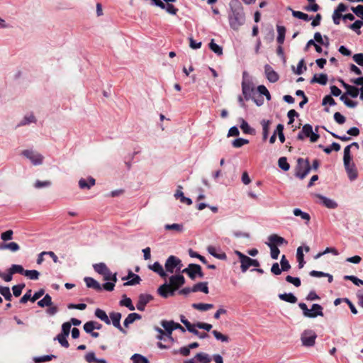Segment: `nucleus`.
<instances>
[{"label":"nucleus","mask_w":363,"mask_h":363,"mask_svg":"<svg viewBox=\"0 0 363 363\" xmlns=\"http://www.w3.org/2000/svg\"><path fill=\"white\" fill-rule=\"evenodd\" d=\"M229 24L232 29L237 30L245 22V16L242 7L231 9L228 15Z\"/></svg>","instance_id":"obj_1"},{"label":"nucleus","mask_w":363,"mask_h":363,"mask_svg":"<svg viewBox=\"0 0 363 363\" xmlns=\"http://www.w3.org/2000/svg\"><path fill=\"white\" fill-rule=\"evenodd\" d=\"M298 306L302 310L303 315L306 318H315L317 316H323V308L318 303L313 304L311 309H308L304 303H299Z\"/></svg>","instance_id":"obj_2"},{"label":"nucleus","mask_w":363,"mask_h":363,"mask_svg":"<svg viewBox=\"0 0 363 363\" xmlns=\"http://www.w3.org/2000/svg\"><path fill=\"white\" fill-rule=\"evenodd\" d=\"M318 133V127L315 128V132H313V127L310 124H305L301 131L297 135L298 140H303L306 137H309L312 143L316 142L319 138Z\"/></svg>","instance_id":"obj_3"},{"label":"nucleus","mask_w":363,"mask_h":363,"mask_svg":"<svg viewBox=\"0 0 363 363\" xmlns=\"http://www.w3.org/2000/svg\"><path fill=\"white\" fill-rule=\"evenodd\" d=\"M311 167L308 160L298 158L296 167V177L301 179H304L310 172Z\"/></svg>","instance_id":"obj_4"},{"label":"nucleus","mask_w":363,"mask_h":363,"mask_svg":"<svg viewBox=\"0 0 363 363\" xmlns=\"http://www.w3.org/2000/svg\"><path fill=\"white\" fill-rule=\"evenodd\" d=\"M182 272L188 274L192 280H194L196 277L203 278L204 276L201 266L196 264H189L186 268L182 269Z\"/></svg>","instance_id":"obj_5"},{"label":"nucleus","mask_w":363,"mask_h":363,"mask_svg":"<svg viewBox=\"0 0 363 363\" xmlns=\"http://www.w3.org/2000/svg\"><path fill=\"white\" fill-rule=\"evenodd\" d=\"M21 154L28 160H29L35 166L40 165L43 164L44 157L38 152L30 150H25L22 152Z\"/></svg>","instance_id":"obj_6"},{"label":"nucleus","mask_w":363,"mask_h":363,"mask_svg":"<svg viewBox=\"0 0 363 363\" xmlns=\"http://www.w3.org/2000/svg\"><path fill=\"white\" fill-rule=\"evenodd\" d=\"M316 337L317 335L314 331L311 330H305L301 335V342L303 345L306 347H311L314 345Z\"/></svg>","instance_id":"obj_7"},{"label":"nucleus","mask_w":363,"mask_h":363,"mask_svg":"<svg viewBox=\"0 0 363 363\" xmlns=\"http://www.w3.org/2000/svg\"><path fill=\"white\" fill-rule=\"evenodd\" d=\"M242 91L246 100L252 98L255 94L252 83L249 79H243L242 82Z\"/></svg>","instance_id":"obj_8"},{"label":"nucleus","mask_w":363,"mask_h":363,"mask_svg":"<svg viewBox=\"0 0 363 363\" xmlns=\"http://www.w3.org/2000/svg\"><path fill=\"white\" fill-rule=\"evenodd\" d=\"M212 360L211 356L205 352L197 353L193 358L184 361V363H209Z\"/></svg>","instance_id":"obj_9"},{"label":"nucleus","mask_w":363,"mask_h":363,"mask_svg":"<svg viewBox=\"0 0 363 363\" xmlns=\"http://www.w3.org/2000/svg\"><path fill=\"white\" fill-rule=\"evenodd\" d=\"M185 283V279L183 275L177 274V275H173L169 277V283L168 284L170 285L172 289H174V291L175 292L176 290H177L180 286L184 285Z\"/></svg>","instance_id":"obj_10"},{"label":"nucleus","mask_w":363,"mask_h":363,"mask_svg":"<svg viewBox=\"0 0 363 363\" xmlns=\"http://www.w3.org/2000/svg\"><path fill=\"white\" fill-rule=\"evenodd\" d=\"M344 166L349 179L351 181L356 179L358 174L355 164L351 161H347V163H344Z\"/></svg>","instance_id":"obj_11"},{"label":"nucleus","mask_w":363,"mask_h":363,"mask_svg":"<svg viewBox=\"0 0 363 363\" xmlns=\"http://www.w3.org/2000/svg\"><path fill=\"white\" fill-rule=\"evenodd\" d=\"M113 325L118 329L123 334H126V330H124L121 325V313L118 312H112L110 313V318Z\"/></svg>","instance_id":"obj_12"},{"label":"nucleus","mask_w":363,"mask_h":363,"mask_svg":"<svg viewBox=\"0 0 363 363\" xmlns=\"http://www.w3.org/2000/svg\"><path fill=\"white\" fill-rule=\"evenodd\" d=\"M157 292L163 298H167L174 294V289L167 282L158 288Z\"/></svg>","instance_id":"obj_13"},{"label":"nucleus","mask_w":363,"mask_h":363,"mask_svg":"<svg viewBox=\"0 0 363 363\" xmlns=\"http://www.w3.org/2000/svg\"><path fill=\"white\" fill-rule=\"evenodd\" d=\"M264 72L267 79L270 82L274 83L279 80L278 74L272 69L270 65H266L264 66Z\"/></svg>","instance_id":"obj_14"},{"label":"nucleus","mask_w":363,"mask_h":363,"mask_svg":"<svg viewBox=\"0 0 363 363\" xmlns=\"http://www.w3.org/2000/svg\"><path fill=\"white\" fill-rule=\"evenodd\" d=\"M317 196L320 199L321 203L328 208L335 209L338 206L337 202L333 199L320 194H318Z\"/></svg>","instance_id":"obj_15"},{"label":"nucleus","mask_w":363,"mask_h":363,"mask_svg":"<svg viewBox=\"0 0 363 363\" xmlns=\"http://www.w3.org/2000/svg\"><path fill=\"white\" fill-rule=\"evenodd\" d=\"M251 266L257 267L259 266V263L257 259H251L250 257L247 256L246 258L241 263L240 267L242 272H245L247 270V269Z\"/></svg>","instance_id":"obj_16"},{"label":"nucleus","mask_w":363,"mask_h":363,"mask_svg":"<svg viewBox=\"0 0 363 363\" xmlns=\"http://www.w3.org/2000/svg\"><path fill=\"white\" fill-rule=\"evenodd\" d=\"M176 257L174 255L169 256L165 262L164 267L166 272L173 274L176 272Z\"/></svg>","instance_id":"obj_17"},{"label":"nucleus","mask_w":363,"mask_h":363,"mask_svg":"<svg viewBox=\"0 0 363 363\" xmlns=\"http://www.w3.org/2000/svg\"><path fill=\"white\" fill-rule=\"evenodd\" d=\"M149 268L154 272L159 274L162 278L165 279L167 277L166 271H164L162 264H160L158 262H155L153 264L149 265Z\"/></svg>","instance_id":"obj_18"},{"label":"nucleus","mask_w":363,"mask_h":363,"mask_svg":"<svg viewBox=\"0 0 363 363\" xmlns=\"http://www.w3.org/2000/svg\"><path fill=\"white\" fill-rule=\"evenodd\" d=\"M293 214L296 217H300L306 225L309 223L311 220V216L309 213L301 211V209L298 208H296L293 210Z\"/></svg>","instance_id":"obj_19"},{"label":"nucleus","mask_w":363,"mask_h":363,"mask_svg":"<svg viewBox=\"0 0 363 363\" xmlns=\"http://www.w3.org/2000/svg\"><path fill=\"white\" fill-rule=\"evenodd\" d=\"M160 323L166 331V337H171V335L174 330V321L163 320Z\"/></svg>","instance_id":"obj_20"},{"label":"nucleus","mask_w":363,"mask_h":363,"mask_svg":"<svg viewBox=\"0 0 363 363\" xmlns=\"http://www.w3.org/2000/svg\"><path fill=\"white\" fill-rule=\"evenodd\" d=\"M207 250L210 255L219 259L223 260L227 258V256L225 252H221L220 253H218V251L219 250L214 246H208Z\"/></svg>","instance_id":"obj_21"},{"label":"nucleus","mask_w":363,"mask_h":363,"mask_svg":"<svg viewBox=\"0 0 363 363\" xmlns=\"http://www.w3.org/2000/svg\"><path fill=\"white\" fill-rule=\"evenodd\" d=\"M182 187L181 186H178V189L174 194V197L177 199H179L182 203H186L187 205H191L192 203L191 199L184 196V194L182 192Z\"/></svg>","instance_id":"obj_22"},{"label":"nucleus","mask_w":363,"mask_h":363,"mask_svg":"<svg viewBox=\"0 0 363 363\" xmlns=\"http://www.w3.org/2000/svg\"><path fill=\"white\" fill-rule=\"evenodd\" d=\"M268 240L269 241L268 243H273V245H275L276 246L277 245H281L283 244H287V241L284 238L279 236L277 234L269 235Z\"/></svg>","instance_id":"obj_23"},{"label":"nucleus","mask_w":363,"mask_h":363,"mask_svg":"<svg viewBox=\"0 0 363 363\" xmlns=\"http://www.w3.org/2000/svg\"><path fill=\"white\" fill-rule=\"evenodd\" d=\"M84 281H85L87 287L92 288L96 291L101 290V284L97 281H96L94 279H93L91 277H85Z\"/></svg>","instance_id":"obj_24"},{"label":"nucleus","mask_w":363,"mask_h":363,"mask_svg":"<svg viewBox=\"0 0 363 363\" xmlns=\"http://www.w3.org/2000/svg\"><path fill=\"white\" fill-rule=\"evenodd\" d=\"M95 184V179L92 177H89L88 180L85 179H81L79 181V186L80 189H89L91 186H93Z\"/></svg>","instance_id":"obj_25"},{"label":"nucleus","mask_w":363,"mask_h":363,"mask_svg":"<svg viewBox=\"0 0 363 363\" xmlns=\"http://www.w3.org/2000/svg\"><path fill=\"white\" fill-rule=\"evenodd\" d=\"M328 82V76L325 74H315L311 83H318L321 85H325Z\"/></svg>","instance_id":"obj_26"},{"label":"nucleus","mask_w":363,"mask_h":363,"mask_svg":"<svg viewBox=\"0 0 363 363\" xmlns=\"http://www.w3.org/2000/svg\"><path fill=\"white\" fill-rule=\"evenodd\" d=\"M94 314L99 319L104 321L106 324H111V320L104 311L100 308H97L96 309Z\"/></svg>","instance_id":"obj_27"},{"label":"nucleus","mask_w":363,"mask_h":363,"mask_svg":"<svg viewBox=\"0 0 363 363\" xmlns=\"http://www.w3.org/2000/svg\"><path fill=\"white\" fill-rule=\"evenodd\" d=\"M201 291L206 294H208L207 282H199L193 286V292Z\"/></svg>","instance_id":"obj_28"},{"label":"nucleus","mask_w":363,"mask_h":363,"mask_svg":"<svg viewBox=\"0 0 363 363\" xmlns=\"http://www.w3.org/2000/svg\"><path fill=\"white\" fill-rule=\"evenodd\" d=\"M140 319H141V315L140 314L136 313H130L123 322L124 326L128 328L130 324Z\"/></svg>","instance_id":"obj_29"},{"label":"nucleus","mask_w":363,"mask_h":363,"mask_svg":"<svg viewBox=\"0 0 363 363\" xmlns=\"http://www.w3.org/2000/svg\"><path fill=\"white\" fill-rule=\"evenodd\" d=\"M279 298L288 303H295L297 301V298L292 293H284L279 294Z\"/></svg>","instance_id":"obj_30"},{"label":"nucleus","mask_w":363,"mask_h":363,"mask_svg":"<svg viewBox=\"0 0 363 363\" xmlns=\"http://www.w3.org/2000/svg\"><path fill=\"white\" fill-rule=\"evenodd\" d=\"M261 125L262 127L263 140H265L269 135L271 121L263 119L261 121Z\"/></svg>","instance_id":"obj_31"},{"label":"nucleus","mask_w":363,"mask_h":363,"mask_svg":"<svg viewBox=\"0 0 363 363\" xmlns=\"http://www.w3.org/2000/svg\"><path fill=\"white\" fill-rule=\"evenodd\" d=\"M164 228L166 230H173L177 233H182L184 230V225L181 223L166 224Z\"/></svg>","instance_id":"obj_32"},{"label":"nucleus","mask_w":363,"mask_h":363,"mask_svg":"<svg viewBox=\"0 0 363 363\" xmlns=\"http://www.w3.org/2000/svg\"><path fill=\"white\" fill-rule=\"evenodd\" d=\"M277 33H278V36H277V40L279 45H281L284 42L286 28L284 26H277Z\"/></svg>","instance_id":"obj_33"},{"label":"nucleus","mask_w":363,"mask_h":363,"mask_svg":"<svg viewBox=\"0 0 363 363\" xmlns=\"http://www.w3.org/2000/svg\"><path fill=\"white\" fill-rule=\"evenodd\" d=\"M0 248L1 250H9L11 252H17L19 250L20 247L18 243L11 242L9 243H4L1 245Z\"/></svg>","instance_id":"obj_34"},{"label":"nucleus","mask_w":363,"mask_h":363,"mask_svg":"<svg viewBox=\"0 0 363 363\" xmlns=\"http://www.w3.org/2000/svg\"><path fill=\"white\" fill-rule=\"evenodd\" d=\"M93 268L96 272L101 275H104V274L107 273V270L108 269L107 266L104 262L94 264L93 265Z\"/></svg>","instance_id":"obj_35"},{"label":"nucleus","mask_w":363,"mask_h":363,"mask_svg":"<svg viewBox=\"0 0 363 363\" xmlns=\"http://www.w3.org/2000/svg\"><path fill=\"white\" fill-rule=\"evenodd\" d=\"M192 307L196 310L201 311H206L213 308V305L211 303H193Z\"/></svg>","instance_id":"obj_36"},{"label":"nucleus","mask_w":363,"mask_h":363,"mask_svg":"<svg viewBox=\"0 0 363 363\" xmlns=\"http://www.w3.org/2000/svg\"><path fill=\"white\" fill-rule=\"evenodd\" d=\"M240 121H241L240 128L242 129V130L243 131L244 133L251 134V135L255 133V130L249 125V124L247 123V121H245L242 118H240Z\"/></svg>","instance_id":"obj_37"},{"label":"nucleus","mask_w":363,"mask_h":363,"mask_svg":"<svg viewBox=\"0 0 363 363\" xmlns=\"http://www.w3.org/2000/svg\"><path fill=\"white\" fill-rule=\"evenodd\" d=\"M36 119L33 113L26 114L21 121L20 122V125H26L32 123H35Z\"/></svg>","instance_id":"obj_38"},{"label":"nucleus","mask_w":363,"mask_h":363,"mask_svg":"<svg viewBox=\"0 0 363 363\" xmlns=\"http://www.w3.org/2000/svg\"><path fill=\"white\" fill-rule=\"evenodd\" d=\"M40 307L51 306L52 305V298L49 294H46L43 299L38 302Z\"/></svg>","instance_id":"obj_39"},{"label":"nucleus","mask_w":363,"mask_h":363,"mask_svg":"<svg viewBox=\"0 0 363 363\" xmlns=\"http://www.w3.org/2000/svg\"><path fill=\"white\" fill-rule=\"evenodd\" d=\"M291 11H292L293 16L295 18H297L298 19H301L305 21H309L310 20L312 19V17H310L308 14L303 13L301 11H294V10H291Z\"/></svg>","instance_id":"obj_40"},{"label":"nucleus","mask_w":363,"mask_h":363,"mask_svg":"<svg viewBox=\"0 0 363 363\" xmlns=\"http://www.w3.org/2000/svg\"><path fill=\"white\" fill-rule=\"evenodd\" d=\"M0 294L2 295L6 301H11L12 295L11 294L9 287L1 286Z\"/></svg>","instance_id":"obj_41"},{"label":"nucleus","mask_w":363,"mask_h":363,"mask_svg":"<svg viewBox=\"0 0 363 363\" xmlns=\"http://www.w3.org/2000/svg\"><path fill=\"white\" fill-rule=\"evenodd\" d=\"M267 245L270 248L271 257L274 259H278L280 253L279 248L275 245H273V243H267Z\"/></svg>","instance_id":"obj_42"},{"label":"nucleus","mask_w":363,"mask_h":363,"mask_svg":"<svg viewBox=\"0 0 363 363\" xmlns=\"http://www.w3.org/2000/svg\"><path fill=\"white\" fill-rule=\"evenodd\" d=\"M319 147L323 148V151L327 154H330L333 150L337 152L340 150V144L335 142L331 144L330 147H323L321 145Z\"/></svg>","instance_id":"obj_43"},{"label":"nucleus","mask_w":363,"mask_h":363,"mask_svg":"<svg viewBox=\"0 0 363 363\" xmlns=\"http://www.w3.org/2000/svg\"><path fill=\"white\" fill-rule=\"evenodd\" d=\"M278 166L284 171H288L290 169V164L288 163L287 159L285 157H281L279 159Z\"/></svg>","instance_id":"obj_44"},{"label":"nucleus","mask_w":363,"mask_h":363,"mask_svg":"<svg viewBox=\"0 0 363 363\" xmlns=\"http://www.w3.org/2000/svg\"><path fill=\"white\" fill-rule=\"evenodd\" d=\"M209 48L218 55H223V48L220 45L215 43L214 40H211L210 42Z\"/></svg>","instance_id":"obj_45"},{"label":"nucleus","mask_w":363,"mask_h":363,"mask_svg":"<svg viewBox=\"0 0 363 363\" xmlns=\"http://www.w3.org/2000/svg\"><path fill=\"white\" fill-rule=\"evenodd\" d=\"M9 269H11V273L14 274H25L26 270L23 269V266L20 264H12Z\"/></svg>","instance_id":"obj_46"},{"label":"nucleus","mask_w":363,"mask_h":363,"mask_svg":"<svg viewBox=\"0 0 363 363\" xmlns=\"http://www.w3.org/2000/svg\"><path fill=\"white\" fill-rule=\"evenodd\" d=\"M196 328L197 327L194 325L188 331L196 335L200 339H205L208 337V335L206 333H201L196 330Z\"/></svg>","instance_id":"obj_47"},{"label":"nucleus","mask_w":363,"mask_h":363,"mask_svg":"<svg viewBox=\"0 0 363 363\" xmlns=\"http://www.w3.org/2000/svg\"><path fill=\"white\" fill-rule=\"evenodd\" d=\"M362 26H363V21L357 20L356 21H354V23L351 24L349 27L350 29H352V30L356 32L357 34L360 35L361 34L360 28Z\"/></svg>","instance_id":"obj_48"},{"label":"nucleus","mask_w":363,"mask_h":363,"mask_svg":"<svg viewBox=\"0 0 363 363\" xmlns=\"http://www.w3.org/2000/svg\"><path fill=\"white\" fill-rule=\"evenodd\" d=\"M24 275L31 280H37L39 278L40 273L35 269L26 270Z\"/></svg>","instance_id":"obj_49"},{"label":"nucleus","mask_w":363,"mask_h":363,"mask_svg":"<svg viewBox=\"0 0 363 363\" xmlns=\"http://www.w3.org/2000/svg\"><path fill=\"white\" fill-rule=\"evenodd\" d=\"M131 359L133 361V363H149L146 357L139 354H134L131 357Z\"/></svg>","instance_id":"obj_50"},{"label":"nucleus","mask_w":363,"mask_h":363,"mask_svg":"<svg viewBox=\"0 0 363 363\" xmlns=\"http://www.w3.org/2000/svg\"><path fill=\"white\" fill-rule=\"evenodd\" d=\"M212 333L217 340H220L223 342H228L229 341V337L227 335H225L217 330H213Z\"/></svg>","instance_id":"obj_51"},{"label":"nucleus","mask_w":363,"mask_h":363,"mask_svg":"<svg viewBox=\"0 0 363 363\" xmlns=\"http://www.w3.org/2000/svg\"><path fill=\"white\" fill-rule=\"evenodd\" d=\"M120 305L127 307L130 311H134L135 307L132 303V301L130 298L125 297L120 301Z\"/></svg>","instance_id":"obj_52"},{"label":"nucleus","mask_w":363,"mask_h":363,"mask_svg":"<svg viewBox=\"0 0 363 363\" xmlns=\"http://www.w3.org/2000/svg\"><path fill=\"white\" fill-rule=\"evenodd\" d=\"M248 143V140L240 138L234 140L232 143V145L234 147L238 148Z\"/></svg>","instance_id":"obj_53"},{"label":"nucleus","mask_w":363,"mask_h":363,"mask_svg":"<svg viewBox=\"0 0 363 363\" xmlns=\"http://www.w3.org/2000/svg\"><path fill=\"white\" fill-rule=\"evenodd\" d=\"M160 9H164L168 13L172 15H176L178 11V9L172 4H166L164 3V7H160Z\"/></svg>","instance_id":"obj_54"},{"label":"nucleus","mask_w":363,"mask_h":363,"mask_svg":"<svg viewBox=\"0 0 363 363\" xmlns=\"http://www.w3.org/2000/svg\"><path fill=\"white\" fill-rule=\"evenodd\" d=\"M284 125L282 124H278L276 128V133L278 135L279 139L281 143L285 141V136L283 133Z\"/></svg>","instance_id":"obj_55"},{"label":"nucleus","mask_w":363,"mask_h":363,"mask_svg":"<svg viewBox=\"0 0 363 363\" xmlns=\"http://www.w3.org/2000/svg\"><path fill=\"white\" fill-rule=\"evenodd\" d=\"M141 281L140 277L138 275H134L133 278L128 279L126 282L123 284L124 286H134L136 284H139Z\"/></svg>","instance_id":"obj_56"},{"label":"nucleus","mask_w":363,"mask_h":363,"mask_svg":"<svg viewBox=\"0 0 363 363\" xmlns=\"http://www.w3.org/2000/svg\"><path fill=\"white\" fill-rule=\"evenodd\" d=\"M152 298L150 294H142L139 296L138 301L146 306Z\"/></svg>","instance_id":"obj_57"},{"label":"nucleus","mask_w":363,"mask_h":363,"mask_svg":"<svg viewBox=\"0 0 363 363\" xmlns=\"http://www.w3.org/2000/svg\"><path fill=\"white\" fill-rule=\"evenodd\" d=\"M344 279L345 280H350V281H352L357 286L363 285V280L359 279V278H357L355 276H353V275H345L344 277Z\"/></svg>","instance_id":"obj_58"},{"label":"nucleus","mask_w":363,"mask_h":363,"mask_svg":"<svg viewBox=\"0 0 363 363\" xmlns=\"http://www.w3.org/2000/svg\"><path fill=\"white\" fill-rule=\"evenodd\" d=\"M359 91L360 89L351 86L350 88L346 91V94L353 98H356L358 96Z\"/></svg>","instance_id":"obj_59"},{"label":"nucleus","mask_w":363,"mask_h":363,"mask_svg":"<svg viewBox=\"0 0 363 363\" xmlns=\"http://www.w3.org/2000/svg\"><path fill=\"white\" fill-rule=\"evenodd\" d=\"M67 336L62 335L59 334L55 339H57L59 342V343L64 347L67 348L69 347V345L68 341L67 340Z\"/></svg>","instance_id":"obj_60"},{"label":"nucleus","mask_w":363,"mask_h":363,"mask_svg":"<svg viewBox=\"0 0 363 363\" xmlns=\"http://www.w3.org/2000/svg\"><path fill=\"white\" fill-rule=\"evenodd\" d=\"M257 91H259V93L260 94L265 96L268 101H269L271 99L270 94L265 86H264V85L258 86Z\"/></svg>","instance_id":"obj_61"},{"label":"nucleus","mask_w":363,"mask_h":363,"mask_svg":"<svg viewBox=\"0 0 363 363\" xmlns=\"http://www.w3.org/2000/svg\"><path fill=\"white\" fill-rule=\"evenodd\" d=\"M25 287L24 284L15 285L12 287L13 294L16 297L19 296L21 294L22 290Z\"/></svg>","instance_id":"obj_62"},{"label":"nucleus","mask_w":363,"mask_h":363,"mask_svg":"<svg viewBox=\"0 0 363 363\" xmlns=\"http://www.w3.org/2000/svg\"><path fill=\"white\" fill-rule=\"evenodd\" d=\"M286 281L289 283L294 284L296 287H298L301 286V280L298 277H293L290 275H288L286 277Z\"/></svg>","instance_id":"obj_63"},{"label":"nucleus","mask_w":363,"mask_h":363,"mask_svg":"<svg viewBox=\"0 0 363 363\" xmlns=\"http://www.w3.org/2000/svg\"><path fill=\"white\" fill-rule=\"evenodd\" d=\"M351 10L352 12L357 15L358 17L362 18L363 20V6L362 5H358L356 7H352Z\"/></svg>","instance_id":"obj_64"}]
</instances>
